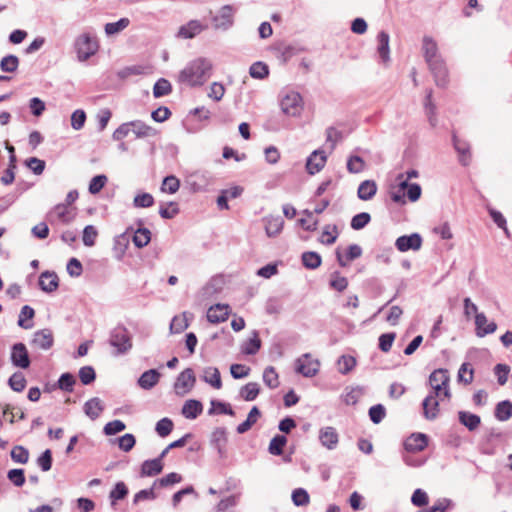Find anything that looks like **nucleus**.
Instances as JSON below:
<instances>
[{"label":"nucleus","instance_id":"11","mask_svg":"<svg viewBox=\"0 0 512 512\" xmlns=\"http://www.w3.org/2000/svg\"><path fill=\"white\" fill-rule=\"evenodd\" d=\"M54 344V336L50 329L45 328L34 332L31 345L42 350L50 349Z\"/></svg>","mask_w":512,"mask_h":512},{"label":"nucleus","instance_id":"52","mask_svg":"<svg viewBox=\"0 0 512 512\" xmlns=\"http://www.w3.org/2000/svg\"><path fill=\"white\" fill-rule=\"evenodd\" d=\"M108 178L104 174L94 176L89 183V193L98 194L106 185Z\"/></svg>","mask_w":512,"mask_h":512},{"label":"nucleus","instance_id":"27","mask_svg":"<svg viewBox=\"0 0 512 512\" xmlns=\"http://www.w3.org/2000/svg\"><path fill=\"white\" fill-rule=\"evenodd\" d=\"M35 316V310L29 306L24 305L19 313L17 324L23 329H31L33 327L32 319Z\"/></svg>","mask_w":512,"mask_h":512},{"label":"nucleus","instance_id":"64","mask_svg":"<svg viewBox=\"0 0 512 512\" xmlns=\"http://www.w3.org/2000/svg\"><path fill=\"white\" fill-rule=\"evenodd\" d=\"M154 204V197L150 193H141L135 196L133 205L140 208H148Z\"/></svg>","mask_w":512,"mask_h":512},{"label":"nucleus","instance_id":"14","mask_svg":"<svg viewBox=\"0 0 512 512\" xmlns=\"http://www.w3.org/2000/svg\"><path fill=\"white\" fill-rule=\"evenodd\" d=\"M319 441L328 450H334L339 442V434L332 426H326L319 430Z\"/></svg>","mask_w":512,"mask_h":512},{"label":"nucleus","instance_id":"33","mask_svg":"<svg viewBox=\"0 0 512 512\" xmlns=\"http://www.w3.org/2000/svg\"><path fill=\"white\" fill-rule=\"evenodd\" d=\"M19 63V58L16 55L9 54L1 59L0 69L5 73H14L18 69Z\"/></svg>","mask_w":512,"mask_h":512},{"label":"nucleus","instance_id":"30","mask_svg":"<svg viewBox=\"0 0 512 512\" xmlns=\"http://www.w3.org/2000/svg\"><path fill=\"white\" fill-rule=\"evenodd\" d=\"M130 125H132V132L136 138H145L155 134V130L141 120L130 121Z\"/></svg>","mask_w":512,"mask_h":512},{"label":"nucleus","instance_id":"55","mask_svg":"<svg viewBox=\"0 0 512 512\" xmlns=\"http://www.w3.org/2000/svg\"><path fill=\"white\" fill-rule=\"evenodd\" d=\"M161 377L158 369H149L142 373L136 384H157Z\"/></svg>","mask_w":512,"mask_h":512},{"label":"nucleus","instance_id":"35","mask_svg":"<svg viewBox=\"0 0 512 512\" xmlns=\"http://www.w3.org/2000/svg\"><path fill=\"white\" fill-rule=\"evenodd\" d=\"M200 379L206 384H221V375L216 367L204 368Z\"/></svg>","mask_w":512,"mask_h":512},{"label":"nucleus","instance_id":"12","mask_svg":"<svg viewBox=\"0 0 512 512\" xmlns=\"http://www.w3.org/2000/svg\"><path fill=\"white\" fill-rule=\"evenodd\" d=\"M453 147L458 153V160L461 165L468 166L471 163L470 144L457 137L455 133L452 135Z\"/></svg>","mask_w":512,"mask_h":512},{"label":"nucleus","instance_id":"18","mask_svg":"<svg viewBox=\"0 0 512 512\" xmlns=\"http://www.w3.org/2000/svg\"><path fill=\"white\" fill-rule=\"evenodd\" d=\"M229 315V305L215 304L208 309L207 320L218 324L227 320Z\"/></svg>","mask_w":512,"mask_h":512},{"label":"nucleus","instance_id":"24","mask_svg":"<svg viewBox=\"0 0 512 512\" xmlns=\"http://www.w3.org/2000/svg\"><path fill=\"white\" fill-rule=\"evenodd\" d=\"M422 50L426 63L441 57L438 53L437 43L430 36H425L423 38Z\"/></svg>","mask_w":512,"mask_h":512},{"label":"nucleus","instance_id":"54","mask_svg":"<svg viewBox=\"0 0 512 512\" xmlns=\"http://www.w3.org/2000/svg\"><path fill=\"white\" fill-rule=\"evenodd\" d=\"M338 237L336 225L325 226L320 241L325 245H332Z\"/></svg>","mask_w":512,"mask_h":512},{"label":"nucleus","instance_id":"36","mask_svg":"<svg viewBox=\"0 0 512 512\" xmlns=\"http://www.w3.org/2000/svg\"><path fill=\"white\" fill-rule=\"evenodd\" d=\"M287 444V438L284 435H276L274 436L268 447V451L270 454L279 456L283 453V449Z\"/></svg>","mask_w":512,"mask_h":512},{"label":"nucleus","instance_id":"15","mask_svg":"<svg viewBox=\"0 0 512 512\" xmlns=\"http://www.w3.org/2000/svg\"><path fill=\"white\" fill-rule=\"evenodd\" d=\"M497 330V324L494 321L488 322L486 315L483 312L476 313L475 315V333L478 337H484L492 334Z\"/></svg>","mask_w":512,"mask_h":512},{"label":"nucleus","instance_id":"9","mask_svg":"<svg viewBox=\"0 0 512 512\" xmlns=\"http://www.w3.org/2000/svg\"><path fill=\"white\" fill-rule=\"evenodd\" d=\"M10 359L14 366L22 369H26L30 365V357L27 348L21 342L12 346Z\"/></svg>","mask_w":512,"mask_h":512},{"label":"nucleus","instance_id":"7","mask_svg":"<svg viewBox=\"0 0 512 512\" xmlns=\"http://www.w3.org/2000/svg\"><path fill=\"white\" fill-rule=\"evenodd\" d=\"M302 96L298 92L287 94L281 101L283 113L289 116H298L302 110Z\"/></svg>","mask_w":512,"mask_h":512},{"label":"nucleus","instance_id":"16","mask_svg":"<svg viewBox=\"0 0 512 512\" xmlns=\"http://www.w3.org/2000/svg\"><path fill=\"white\" fill-rule=\"evenodd\" d=\"M428 445V437L423 433H413L404 442V448L408 452L423 451Z\"/></svg>","mask_w":512,"mask_h":512},{"label":"nucleus","instance_id":"21","mask_svg":"<svg viewBox=\"0 0 512 512\" xmlns=\"http://www.w3.org/2000/svg\"><path fill=\"white\" fill-rule=\"evenodd\" d=\"M390 36L385 31H380L377 35V52L383 63L390 61V48H389Z\"/></svg>","mask_w":512,"mask_h":512},{"label":"nucleus","instance_id":"31","mask_svg":"<svg viewBox=\"0 0 512 512\" xmlns=\"http://www.w3.org/2000/svg\"><path fill=\"white\" fill-rule=\"evenodd\" d=\"M210 405H211V407L208 410L209 415H216V414H226V415H230V416L235 415V412L229 403L213 399V400H211Z\"/></svg>","mask_w":512,"mask_h":512},{"label":"nucleus","instance_id":"8","mask_svg":"<svg viewBox=\"0 0 512 512\" xmlns=\"http://www.w3.org/2000/svg\"><path fill=\"white\" fill-rule=\"evenodd\" d=\"M427 64L434 76L435 84L438 87H446L448 83V70L442 57L427 62Z\"/></svg>","mask_w":512,"mask_h":512},{"label":"nucleus","instance_id":"5","mask_svg":"<svg viewBox=\"0 0 512 512\" xmlns=\"http://www.w3.org/2000/svg\"><path fill=\"white\" fill-rule=\"evenodd\" d=\"M320 367L318 359L313 358L310 353H305L295 360L294 369L304 377L315 376Z\"/></svg>","mask_w":512,"mask_h":512},{"label":"nucleus","instance_id":"59","mask_svg":"<svg viewBox=\"0 0 512 512\" xmlns=\"http://www.w3.org/2000/svg\"><path fill=\"white\" fill-rule=\"evenodd\" d=\"M10 456L16 463L26 464L29 460V451L23 446H15L11 450Z\"/></svg>","mask_w":512,"mask_h":512},{"label":"nucleus","instance_id":"51","mask_svg":"<svg viewBox=\"0 0 512 512\" xmlns=\"http://www.w3.org/2000/svg\"><path fill=\"white\" fill-rule=\"evenodd\" d=\"M365 168V162L362 157L352 155L347 160V170L352 174L360 173Z\"/></svg>","mask_w":512,"mask_h":512},{"label":"nucleus","instance_id":"1","mask_svg":"<svg viewBox=\"0 0 512 512\" xmlns=\"http://www.w3.org/2000/svg\"><path fill=\"white\" fill-rule=\"evenodd\" d=\"M212 69L213 65L209 59L199 57L190 61L185 68L180 71L178 80L180 83L190 87L202 86L211 77Z\"/></svg>","mask_w":512,"mask_h":512},{"label":"nucleus","instance_id":"20","mask_svg":"<svg viewBox=\"0 0 512 512\" xmlns=\"http://www.w3.org/2000/svg\"><path fill=\"white\" fill-rule=\"evenodd\" d=\"M203 412V405L195 399L186 400L182 406L181 413L186 419H196Z\"/></svg>","mask_w":512,"mask_h":512},{"label":"nucleus","instance_id":"19","mask_svg":"<svg viewBox=\"0 0 512 512\" xmlns=\"http://www.w3.org/2000/svg\"><path fill=\"white\" fill-rule=\"evenodd\" d=\"M207 28L206 25H202L198 20H190L187 24L182 25L179 28L178 36L184 39L194 38Z\"/></svg>","mask_w":512,"mask_h":512},{"label":"nucleus","instance_id":"17","mask_svg":"<svg viewBox=\"0 0 512 512\" xmlns=\"http://www.w3.org/2000/svg\"><path fill=\"white\" fill-rule=\"evenodd\" d=\"M59 286V278L53 271H44L39 276V287L42 291L52 293Z\"/></svg>","mask_w":512,"mask_h":512},{"label":"nucleus","instance_id":"53","mask_svg":"<svg viewBox=\"0 0 512 512\" xmlns=\"http://www.w3.org/2000/svg\"><path fill=\"white\" fill-rule=\"evenodd\" d=\"M370 221V214L367 212H361L352 217L350 225L354 230H361L367 226Z\"/></svg>","mask_w":512,"mask_h":512},{"label":"nucleus","instance_id":"56","mask_svg":"<svg viewBox=\"0 0 512 512\" xmlns=\"http://www.w3.org/2000/svg\"><path fill=\"white\" fill-rule=\"evenodd\" d=\"M187 327L188 321L185 312L181 316H174L170 323V331L174 334L183 332Z\"/></svg>","mask_w":512,"mask_h":512},{"label":"nucleus","instance_id":"2","mask_svg":"<svg viewBox=\"0 0 512 512\" xmlns=\"http://www.w3.org/2000/svg\"><path fill=\"white\" fill-rule=\"evenodd\" d=\"M432 391L423 400V414L426 419L433 420L437 417L439 402L445 399L449 400L451 393L449 386H432Z\"/></svg>","mask_w":512,"mask_h":512},{"label":"nucleus","instance_id":"39","mask_svg":"<svg viewBox=\"0 0 512 512\" xmlns=\"http://www.w3.org/2000/svg\"><path fill=\"white\" fill-rule=\"evenodd\" d=\"M53 213L56 214L62 224H69L75 218V214L68 209L66 204H57L54 207Z\"/></svg>","mask_w":512,"mask_h":512},{"label":"nucleus","instance_id":"23","mask_svg":"<svg viewBox=\"0 0 512 512\" xmlns=\"http://www.w3.org/2000/svg\"><path fill=\"white\" fill-rule=\"evenodd\" d=\"M164 464L160 459L145 460L141 465L140 474L142 477H153L160 474L163 470Z\"/></svg>","mask_w":512,"mask_h":512},{"label":"nucleus","instance_id":"41","mask_svg":"<svg viewBox=\"0 0 512 512\" xmlns=\"http://www.w3.org/2000/svg\"><path fill=\"white\" fill-rule=\"evenodd\" d=\"M183 480L182 476L176 472H171L166 476L156 479L153 483V487H169L174 484L180 483Z\"/></svg>","mask_w":512,"mask_h":512},{"label":"nucleus","instance_id":"34","mask_svg":"<svg viewBox=\"0 0 512 512\" xmlns=\"http://www.w3.org/2000/svg\"><path fill=\"white\" fill-rule=\"evenodd\" d=\"M249 74L254 79H265L269 75V67L264 62L257 61L250 66Z\"/></svg>","mask_w":512,"mask_h":512},{"label":"nucleus","instance_id":"42","mask_svg":"<svg viewBox=\"0 0 512 512\" xmlns=\"http://www.w3.org/2000/svg\"><path fill=\"white\" fill-rule=\"evenodd\" d=\"M425 110L428 116V121L432 127L437 125V117H436V106L432 102V90H429L426 94L425 98Z\"/></svg>","mask_w":512,"mask_h":512},{"label":"nucleus","instance_id":"40","mask_svg":"<svg viewBox=\"0 0 512 512\" xmlns=\"http://www.w3.org/2000/svg\"><path fill=\"white\" fill-rule=\"evenodd\" d=\"M130 24V20L128 18H120L116 22H110L105 24L104 30L108 36L117 34L127 28Z\"/></svg>","mask_w":512,"mask_h":512},{"label":"nucleus","instance_id":"63","mask_svg":"<svg viewBox=\"0 0 512 512\" xmlns=\"http://www.w3.org/2000/svg\"><path fill=\"white\" fill-rule=\"evenodd\" d=\"M458 381L463 384H471L473 381V369L470 364L463 363L458 370Z\"/></svg>","mask_w":512,"mask_h":512},{"label":"nucleus","instance_id":"6","mask_svg":"<svg viewBox=\"0 0 512 512\" xmlns=\"http://www.w3.org/2000/svg\"><path fill=\"white\" fill-rule=\"evenodd\" d=\"M235 10L231 5H224L220 8L219 14L212 17L214 28L226 31L234 24Z\"/></svg>","mask_w":512,"mask_h":512},{"label":"nucleus","instance_id":"58","mask_svg":"<svg viewBox=\"0 0 512 512\" xmlns=\"http://www.w3.org/2000/svg\"><path fill=\"white\" fill-rule=\"evenodd\" d=\"M395 338H396L395 332H388V333L381 334L378 339L379 349L384 353L389 352L391 350V347L393 345Z\"/></svg>","mask_w":512,"mask_h":512},{"label":"nucleus","instance_id":"48","mask_svg":"<svg viewBox=\"0 0 512 512\" xmlns=\"http://www.w3.org/2000/svg\"><path fill=\"white\" fill-rule=\"evenodd\" d=\"M329 285L332 289L342 292L347 288L348 280L346 277L341 276L339 271H334L331 274Z\"/></svg>","mask_w":512,"mask_h":512},{"label":"nucleus","instance_id":"44","mask_svg":"<svg viewBox=\"0 0 512 512\" xmlns=\"http://www.w3.org/2000/svg\"><path fill=\"white\" fill-rule=\"evenodd\" d=\"M291 498L293 504L298 507L307 506L310 503V496L304 488L294 489Z\"/></svg>","mask_w":512,"mask_h":512},{"label":"nucleus","instance_id":"45","mask_svg":"<svg viewBox=\"0 0 512 512\" xmlns=\"http://www.w3.org/2000/svg\"><path fill=\"white\" fill-rule=\"evenodd\" d=\"M453 507L454 503L451 499L440 498L429 509H422L417 512H446L447 510L452 509Z\"/></svg>","mask_w":512,"mask_h":512},{"label":"nucleus","instance_id":"22","mask_svg":"<svg viewBox=\"0 0 512 512\" xmlns=\"http://www.w3.org/2000/svg\"><path fill=\"white\" fill-rule=\"evenodd\" d=\"M265 231L268 237H276L284 227V220L281 216H268L264 218Z\"/></svg>","mask_w":512,"mask_h":512},{"label":"nucleus","instance_id":"57","mask_svg":"<svg viewBox=\"0 0 512 512\" xmlns=\"http://www.w3.org/2000/svg\"><path fill=\"white\" fill-rule=\"evenodd\" d=\"M180 212L179 206L176 202H169L167 206L161 205L159 208V215L163 219H172Z\"/></svg>","mask_w":512,"mask_h":512},{"label":"nucleus","instance_id":"28","mask_svg":"<svg viewBox=\"0 0 512 512\" xmlns=\"http://www.w3.org/2000/svg\"><path fill=\"white\" fill-rule=\"evenodd\" d=\"M458 420L469 431L476 430L481 423V419L478 415L466 411H460L458 413Z\"/></svg>","mask_w":512,"mask_h":512},{"label":"nucleus","instance_id":"47","mask_svg":"<svg viewBox=\"0 0 512 512\" xmlns=\"http://www.w3.org/2000/svg\"><path fill=\"white\" fill-rule=\"evenodd\" d=\"M449 380V371L447 369L439 368L429 375L428 384H449Z\"/></svg>","mask_w":512,"mask_h":512},{"label":"nucleus","instance_id":"62","mask_svg":"<svg viewBox=\"0 0 512 512\" xmlns=\"http://www.w3.org/2000/svg\"><path fill=\"white\" fill-rule=\"evenodd\" d=\"M98 232L93 225H87L83 230V244L87 247L94 246Z\"/></svg>","mask_w":512,"mask_h":512},{"label":"nucleus","instance_id":"29","mask_svg":"<svg viewBox=\"0 0 512 512\" xmlns=\"http://www.w3.org/2000/svg\"><path fill=\"white\" fill-rule=\"evenodd\" d=\"M302 265L310 270H315L320 267L322 258L319 253L314 251H306L301 255Z\"/></svg>","mask_w":512,"mask_h":512},{"label":"nucleus","instance_id":"37","mask_svg":"<svg viewBox=\"0 0 512 512\" xmlns=\"http://www.w3.org/2000/svg\"><path fill=\"white\" fill-rule=\"evenodd\" d=\"M172 92V85L171 83L165 79L160 78L156 81L153 87V96L155 98H160L163 96H167Z\"/></svg>","mask_w":512,"mask_h":512},{"label":"nucleus","instance_id":"49","mask_svg":"<svg viewBox=\"0 0 512 512\" xmlns=\"http://www.w3.org/2000/svg\"><path fill=\"white\" fill-rule=\"evenodd\" d=\"M355 365L356 360L350 355H342L337 361L338 371L342 374L349 373Z\"/></svg>","mask_w":512,"mask_h":512},{"label":"nucleus","instance_id":"10","mask_svg":"<svg viewBox=\"0 0 512 512\" xmlns=\"http://www.w3.org/2000/svg\"><path fill=\"white\" fill-rule=\"evenodd\" d=\"M395 246L400 252L417 251L422 246V237L418 233L402 235L396 239Z\"/></svg>","mask_w":512,"mask_h":512},{"label":"nucleus","instance_id":"26","mask_svg":"<svg viewBox=\"0 0 512 512\" xmlns=\"http://www.w3.org/2000/svg\"><path fill=\"white\" fill-rule=\"evenodd\" d=\"M377 192V185L373 180H365L360 183L357 196L360 200L368 201L372 199Z\"/></svg>","mask_w":512,"mask_h":512},{"label":"nucleus","instance_id":"61","mask_svg":"<svg viewBox=\"0 0 512 512\" xmlns=\"http://www.w3.org/2000/svg\"><path fill=\"white\" fill-rule=\"evenodd\" d=\"M52 452L50 449H46L36 460L37 465L43 472H47L52 467Z\"/></svg>","mask_w":512,"mask_h":512},{"label":"nucleus","instance_id":"43","mask_svg":"<svg viewBox=\"0 0 512 512\" xmlns=\"http://www.w3.org/2000/svg\"><path fill=\"white\" fill-rule=\"evenodd\" d=\"M180 188V181L174 175L166 176L161 185V191L169 194L176 193Z\"/></svg>","mask_w":512,"mask_h":512},{"label":"nucleus","instance_id":"38","mask_svg":"<svg viewBox=\"0 0 512 512\" xmlns=\"http://www.w3.org/2000/svg\"><path fill=\"white\" fill-rule=\"evenodd\" d=\"M133 243L138 248H143L151 240V232L148 228H138L133 235Z\"/></svg>","mask_w":512,"mask_h":512},{"label":"nucleus","instance_id":"32","mask_svg":"<svg viewBox=\"0 0 512 512\" xmlns=\"http://www.w3.org/2000/svg\"><path fill=\"white\" fill-rule=\"evenodd\" d=\"M495 417L499 421H507L512 417V402L504 400L499 402L495 408Z\"/></svg>","mask_w":512,"mask_h":512},{"label":"nucleus","instance_id":"60","mask_svg":"<svg viewBox=\"0 0 512 512\" xmlns=\"http://www.w3.org/2000/svg\"><path fill=\"white\" fill-rule=\"evenodd\" d=\"M173 426L172 420L165 417L156 423L155 431L160 437H166L171 433Z\"/></svg>","mask_w":512,"mask_h":512},{"label":"nucleus","instance_id":"13","mask_svg":"<svg viewBox=\"0 0 512 512\" xmlns=\"http://www.w3.org/2000/svg\"><path fill=\"white\" fill-rule=\"evenodd\" d=\"M327 156L323 150H315L307 158L306 169L310 175L320 172L325 166Z\"/></svg>","mask_w":512,"mask_h":512},{"label":"nucleus","instance_id":"3","mask_svg":"<svg viewBox=\"0 0 512 512\" xmlns=\"http://www.w3.org/2000/svg\"><path fill=\"white\" fill-rule=\"evenodd\" d=\"M74 49L77 59L80 62L88 60L95 55L99 49V43L96 36L90 33L80 34L74 41Z\"/></svg>","mask_w":512,"mask_h":512},{"label":"nucleus","instance_id":"25","mask_svg":"<svg viewBox=\"0 0 512 512\" xmlns=\"http://www.w3.org/2000/svg\"><path fill=\"white\" fill-rule=\"evenodd\" d=\"M84 413L91 419H97L104 410V405L100 398L94 397L84 404Z\"/></svg>","mask_w":512,"mask_h":512},{"label":"nucleus","instance_id":"50","mask_svg":"<svg viewBox=\"0 0 512 512\" xmlns=\"http://www.w3.org/2000/svg\"><path fill=\"white\" fill-rule=\"evenodd\" d=\"M127 495H128V488L125 485V483L117 482L109 494V498L111 499V504L114 505L115 501L122 500Z\"/></svg>","mask_w":512,"mask_h":512},{"label":"nucleus","instance_id":"46","mask_svg":"<svg viewBox=\"0 0 512 512\" xmlns=\"http://www.w3.org/2000/svg\"><path fill=\"white\" fill-rule=\"evenodd\" d=\"M261 347V340L259 339L258 332L253 331V337L250 338L242 348V352L247 355L256 354Z\"/></svg>","mask_w":512,"mask_h":512},{"label":"nucleus","instance_id":"4","mask_svg":"<svg viewBox=\"0 0 512 512\" xmlns=\"http://www.w3.org/2000/svg\"><path fill=\"white\" fill-rule=\"evenodd\" d=\"M109 343L117 349L118 354H125L132 348V339L124 325H117L110 332Z\"/></svg>","mask_w":512,"mask_h":512}]
</instances>
